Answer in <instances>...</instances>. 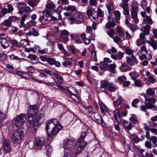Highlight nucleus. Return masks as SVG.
<instances>
[{
    "instance_id": "nucleus-1",
    "label": "nucleus",
    "mask_w": 157,
    "mask_h": 157,
    "mask_svg": "<svg viewBox=\"0 0 157 157\" xmlns=\"http://www.w3.org/2000/svg\"><path fill=\"white\" fill-rule=\"evenodd\" d=\"M45 124V130L48 137H53L63 128L57 119L55 118L47 121Z\"/></svg>"
},
{
    "instance_id": "nucleus-2",
    "label": "nucleus",
    "mask_w": 157,
    "mask_h": 157,
    "mask_svg": "<svg viewBox=\"0 0 157 157\" xmlns=\"http://www.w3.org/2000/svg\"><path fill=\"white\" fill-rule=\"evenodd\" d=\"M148 98L147 96H145V105H142L140 106V109L144 112H146L147 109H153L154 110H157V107L152 104H154L156 101L155 98V92L151 88H149L147 89L146 91Z\"/></svg>"
},
{
    "instance_id": "nucleus-3",
    "label": "nucleus",
    "mask_w": 157,
    "mask_h": 157,
    "mask_svg": "<svg viewBox=\"0 0 157 157\" xmlns=\"http://www.w3.org/2000/svg\"><path fill=\"white\" fill-rule=\"evenodd\" d=\"M70 98L75 101H76L77 98V92L76 88L73 86L69 87L67 89L64 88L61 86H58Z\"/></svg>"
},
{
    "instance_id": "nucleus-4",
    "label": "nucleus",
    "mask_w": 157,
    "mask_h": 157,
    "mask_svg": "<svg viewBox=\"0 0 157 157\" xmlns=\"http://www.w3.org/2000/svg\"><path fill=\"white\" fill-rule=\"evenodd\" d=\"M27 115L25 114H21L15 118L14 124L17 127L21 126L26 120Z\"/></svg>"
},
{
    "instance_id": "nucleus-5",
    "label": "nucleus",
    "mask_w": 157,
    "mask_h": 157,
    "mask_svg": "<svg viewBox=\"0 0 157 157\" xmlns=\"http://www.w3.org/2000/svg\"><path fill=\"white\" fill-rule=\"evenodd\" d=\"M122 2L119 5V6L122 8L123 11V13L124 15L129 14V7L128 2L129 0H122Z\"/></svg>"
},
{
    "instance_id": "nucleus-6",
    "label": "nucleus",
    "mask_w": 157,
    "mask_h": 157,
    "mask_svg": "<svg viewBox=\"0 0 157 157\" xmlns=\"http://www.w3.org/2000/svg\"><path fill=\"white\" fill-rule=\"evenodd\" d=\"M28 122L30 124L37 126L39 121L37 116V114L33 113H28Z\"/></svg>"
},
{
    "instance_id": "nucleus-7",
    "label": "nucleus",
    "mask_w": 157,
    "mask_h": 157,
    "mask_svg": "<svg viewBox=\"0 0 157 157\" xmlns=\"http://www.w3.org/2000/svg\"><path fill=\"white\" fill-rule=\"evenodd\" d=\"M2 147L3 152L5 154L8 153L11 151V147L10 145V141L8 139H5L3 141Z\"/></svg>"
},
{
    "instance_id": "nucleus-8",
    "label": "nucleus",
    "mask_w": 157,
    "mask_h": 157,
    "mask_svg": "<svg viewBox=\"0 0 157 157\" xmlns=\"http://www.w3.org/2000/svg\"><path fill=\"white\" fill-rule=\"evenodd\" d=\"M74 142L73 140H71L67 138L65 139L63 143V147H64V150H66V151H70L69 148L74 143Z\"/></svg>"
},
{
    "instance_id": "nucleus-9",
    "label": "nucleus",
    "mask_w": 157,
    "mask_h": 157,
    "mask_svg": "<svg viewBox=\"0 0 157 157\" xmlns=\"http://www.w3.org/2000/svg\"><path fill=\"white\" fill-rule=\"evenodd\" d=\"M126 62L127 64L131 66H134L138 63V60L134 55L132 56L131 57H126Z\"/></svg>"
},
{
    "instance_id": "nucleus-10",
    "label": "nucleus",
    "mask_w": 157,
    "mask_h": 157,
    "mask_svg": "<svg viewBox=\"0 0 157 157\" xmlns=\"http://www.w3.org/2000/svg\"><path fill=\"white\" fill-rule=\"evenodd\" d=\"M47 62L49 64L55 65L57 67H59L61 66L60 63L59 61H56V59L53 58L48 57Z\"/></svg>"
},
{
    "instance_id": "nucleus-11",
    "label": "nucleus",
    "mask_w": 157,
    "mask_h": 157,
    "mask_svg": "<svg viewBox=\"0 0 157 157\" xmlns=\"http://www.w3.org/2000/svg\"><path fill=\"white\" fill-rule=\"evenodd\" d=\"M39 106L37 105H30L29 110H28V113H33L37 114V113L39 109Z\"/></svg>"
},
{
    "instance_id": "nucleus-12",
    "label": "nucleus",
    "mask_w": 157,
    "mask_h": 157,
    "mask_svg": "<svg viewBox=\"0 0 157 157\" xmlns=\"http://www.w3.org/2000/svg\"><path fill=\"white\" fill-rule=\"evenodd\" d=\"M93 117L95 120L96 122L99 124H103L104 123V121L98 113H96L95 112L93 114Z\"/></svg>"
},
{
    "instance_id": "nucleus-13",
    "label": "nucleus",
    "mask_w": 157,
    "mask_h": 157,
    "mask_svg": "<svg viewBox=\"0 0 157 157\" xmlns=\"http://www.w3.org/2000/svg\"><path fill=\"white\" fill-rule=\"evenodd\" d=\"M85 138H79L76 144L83 149L87 144V142L85 140Z\"/></svg>"
},
{
    "instance_id": "nucleus-14",
    "label": "nucleus",
    "mask_w": 157,
    "mask_h": 157,
    "mask_svg": "<svg viewBox=\"0 0 157 157\" xmlns=\"http://www.w3.org/2000/svg\"><path fill=\"white\" fill-rule=\"evenodd\" d=\"M23 136V132L22 129L19 128L15 131L13 134L12 137H21Z\"/></svg>"
},
{
    "instance_id": "nucleus-15",
    "label": "nucleus",
    "mask_w": 157,
    "mask_h": 157,
    "mask_svg": "<svg viewBox=\"0 0 157 157\" xmlns=\"http://www.w3.org/2000/svg\"><path fill=\"white\" fill-rule=\"evenodd\" d=\"M131 69L132 68L125 63H122L120 67V70L123 72L130 71Z\"/></svg>"
},
{
    "instance_id": "nucleus-16",
    "label": "nucleus",
    "mask_w": 157,
    "mask_h": 157,
    "mask_svg": "<svg viewBox=\"0 0 157 157\" xmlns=\"http://www.w3.org/2000/svg\"><path fill=\"white\" fill-rule=\"evenodd\" d=\"M36 144L39 149L41 148L44 143L43 138H36Z\"/></svg>"
},
{
    "instance_id": "nucleus-17",
    "label": "nucleus",
    "mask_w": 157,
    "mask_h": 157,
    "mask_svg": "<svg viewBox=\"0 0 157 157\" xmlns=\"http://www.w3.org/2000/svg\"><path fill=\"white\" fill-rule=\"evenodd\" d=\"M28 36H38L39 35L38 31L34 28H33L29 32L27 33Z\"/></svg>"
},
{
    "instance_id": "nucleus-18",
    "label": "nucleus",
    "mask_w": 157,
    "mask_h": 157,
    "mask_svg": "<svg viewBox=\"0 0 157 157\" xmlns=\"http://www.w3.org/2000/svg\"><path fill=\"white\" fill-rule=\"evenodd\" d=\"M110 83L106 80H103L100 82V89L104 88L106 89L108 88L110 85Z\"/></svg>"
},
{
    "instance_id": "nucleus-19",
    "label": "nucleus",
    "mask_w": 157,
    "mask_h": 157,
    "mask_svg": "<svg viewBox=\"0 0 157 157\" xmlns=\"http://www.w3.org/2000/svg\"><path fill=\"white\" fill-rule=\"evenodd\" d=\"M116 25V24L113 20L108 21L105 25V27L107 29H110L111 28L114 27Z\"/></svg>"
},
{
    "instance_id": "nucleus-20",
    "label": "nucleus",
    "mask_w": 157,
    "mask_h": 157,
    "mask_svg": "<svg viewBox=\"0 0 157 157\" xmlns=\"http://www.w3.org/2000/svg\"><path fill=\"white\" fill-rule=\"evenodd\" d=\"M99 67L100 69L103 71L108 70L109 64L106 62H102L100 64Z\"/></svg>"
},
{
    "instance_id": "nucleus-21",
    "label": "nucleus",
    "mask_w": 157,
    "mask_h": 157,
    "mask_svg": "<svg viewBox=\"0 0 157 157\" xmlns=\"http://www.w3.org/2000/svg\"><path fill=\"white\" fill-rule=\"evenodd\" d=\"M145 41L147 43L150 45L151 46L154 50H156L157 49V45L156 44L155 41L154 39L151 38L150 41L146 40Z\"/></svg>"
},
{
    "instance_id": "nucleus-22",
    "label": "nucleus",
    "mask_w": 157,
    "mask_h": 157,
    "mask_svg": "<svg viewBox=\"0 0 157 157\" xmlns=\"http://www.w3.org/2000/svg\"><path fill=\"white\" fill-rule=\"evenodd\" d=\"M114 117L115 119L119 123H121L120 120V115L119 113L118 110L116 109L114 113Z\"/></svg>"
},
{
    "instance_id": "nucleus-23",
    "label": "nucleus",
    "mask_w": 157,
    "mask_h": 157,
    "mask_svg": "<svg viewBox=\"0 0 157 157\" xmlns=\"http://www.w3.org/2000/svg\"><path fill=\"white\" fill-rule=\"evenodd\" d=\"M74 15L75 17L76 21H81L83 19V16L80 13L78 12L75 13L74 14Z\"/></svg>"
},
{
    "instance_id": "nucleus-24",
    "label": "nucleus",
    "mask_w": 157,
    "mask_h": 157,
    "mask_svg": "<svg viewBox=\"0 0 157 157\" xmlns=\"http://www.w3.org/2000/svg\"><path fill=\"white\" fill-rule=\"evenodd\" d=\"M0 42L2 46L4 48L8 47L9 45L7 40L5 38H1Z\"/></svg>"
},
{
    "instance_id": "nucleus-25",
    "label": "nucleus",
    "mask_w": 157,
    "mask_h": 157,
    "mask_svg": "<svg viewBox=\"0 0 157 157\" xmlns=\"http://www.w3.org/2000/svg\"><path fill=\"white\" fill-rule=\"evenodd\" d=\"M132 18L134 21V23L135 24H137L139 22V20L137 17V13H135L134 12L131 13Z\"/></svg>"
},
{
    "instance_id": "nucleus-26",
    "label": "nucleus",
    "mask_w": 157,
    "mask_h": 157,
    "mask_svg": "<svg viewBox=\"0 0 157 157\" xmlns=\"http://www.w3.org/2000/svg\"><path fill=\"white\" fill-rule=\"evenodd\" d=\"M116 65L114 63L111 64L109 65L108 71L111 72L116 73Z\"/></svg>"
},
{
    "instance_id": "nucleus-27",
    "label": "nucleus",
    "mask_w": 157,
    "mask_h": 157,
    "mask_svg": "<svg viewBox=\"0 0 157 157\" xmlns=\"http://www.w3.org/2000/svg\"><path fill=\"white\" fill-rule=\"evenodd\" d=\"M144 21L145 24L152 25L153 23V21L152 20L151 17L148 16L146 15L144 19Z\"/></svg>"
},
{
    "instance_id": "nucleus-28",
    "label": "nucleus",
    "mask_w": 157,
    "mask_h": 157,
    "mask_svg": "<svg viewBox=\"0 0 157 157\" xmlns=\"http://www.w3.org/2000/svg\"><path fill=\"white\" fill-rule=\"evenodd\" d=\"M116 29L117 32L118 33L120 36L121 38L123 37L125 34L122 28L120 27H117Z\"/></svg>"
},
{
    "instance_id": "nucleus-29",
    "label": "nucleus",
    "mask_w": 157,
    "mask_h": 157,
    "mask_svg": "<svg viewBox=\"0 0 157 157\" xmlns=\"http://www.w3.org/2000/svg\"><path fill=\"white\" fill-rule=\"evenodd\" d=\"M100 109L102 113L105 114V113L107 112L108 110V108L103 103L100 104Z\"/></svg>"
},
{
    "instance_id": "nucleus-30",
    "label": "nucleus",
    "mask_w": 157,
    "mask_h": 157,
    "mask_svg": "<svg viewBox=\"0 0 157 157\" xmlns=\"http://www.w3.org/2000/svg\"><path fill=\"white\" fill-rule=\"evenodd\" d=\"M122 97L120 96L117 100L113 101V104L116 107H118L119 105H121L122 101Z\"/></svg>"
},
{
    "instance_id": "nucleus-31",
    "label": "nucleus",
    "mask_w": 157,
    "mask_h": 157,
    "mask_svg": "<svg viewBox=\"0 0 157 157\" xmlns=\"http://www.w3.org/2000/svg\"><path fill=\"white\" fill-rule=\"evenodd\" d=\"M114 15L116 20V22L117 23H118L119 21L121 19V13L118 10H116L114 12Z\"/></svg>"
},
{
    "instance_id": "nucleus-32",
    "label": "nucleus",
    "mask_w": 157,
    "mask_h": 157,
    "mask_svg": "<svg viewBox=\"0 0 157 157\" xmlns=\"http://www.w3.org/2000/svg\"><path fill=\"white\" fill-rule=\"evenodd\" d=\"M123 124L124 125V127L126 129L129 130L132 129V126L131 122H130L129 124H128V122L127 121H124L123 122Z\"/></svg>"
},
{
    "instance_id": "nucleus-33",
    "label": "nucleus",
    "mask_w": 157,
    "mask_h": 157,
    "mask_svg": "<svg viewBox=\"0 0 157 157\" xmlns=\"http://www.w3.org/2000/svg\"><path fill=\"white\" fill-rule=\"evenodd\" d=\"M75 154H78L81 153L83 149L81 147L79 146L78 145L76 144L75 147Z\"/></svg>"
},
{
    "instance_id": "nucleus-34",
    "label": "nucleus",
    "mask_w": 157,
    "mask_h": 157,
    "mask_svg": "<svg viewBox=\"0 0 157 157\" xmlns=\"http://www.w3.org/2000/svg\"><path fill=\"white\" fill-rule=\"evenodd\" d=\"M2 25L8 27H9L11 26V23L9 20V19L5 20L1 24Z\"/></svg>"
},
{
    "instance_id": "nucleus-35",
    "label": "nucleus",
    "mask_w": 157,
    "mask_h": 157,
    "mask_svg": "<svg viewBox=\"0 0 157 157\" xmlns=\"http://www.w3.org/2000/svg\"><path fill=\"white\" fill-rule=\"evenodd\" d=\"M96 13L97 14L96 16V17H103L104 16V13L100 8H98L97 9Z\"/></svg>"
},
{
    "instance_id": "nucleus-36",
    "label": "nucleus",
    "mask_w": 157,
    "mask_h": 157,
    "mask_svg": "<svg viewBox=\"0 0 157 157\" xmlns=\"http://www.w3.org/2000/svg\"><path fill=\"white\" fill-rule=\"evenodd\" d=\"M64 9L67 11L71 10L73 12L75 11L76 9V7L74 6H68L67 7H65Z\"/></svg>"
},
{
    "instance_id": "nucleus-37",
    "label": "nucleus",
    "mask_w": 157,
    "mask_h": 157,
    "mask_svg": "<svg viewBox=\"0 0 157 157\" xmlns=\"http://www.w3.org/2000/svg\"><path fill=\"white\" fill-rule=\"evenodd\" d=\"M136 42L137 45L139 47L142 45L145 44L146 42L144 40L140 38L136 40Z\"/></svg>"
},
{
    "instance_id": "nucleus-38",
    "label": "nucleus",
    "mask_w": 157,
    "mask_h": 157,
    "mask_svg": "<svg viewBox=\"0 0 157 157\" xmlns=\"http://www.w3.org/2000/svg\"><path fill=\"white\" fill-rule=\"evenodd\" d=\"M26 6L25 3L23 2H20L17 4V6L19 9H24Z\"/></svg>"
},
{
    "instance_id": "nucleus-39",
    "label": "nucleus",
    "mask_w": 157,
    "mask_h": 157,
    "mask_svg": "<svg viewBox=\"0 0 157 157\" xmlns=\"http://www.w3.org/2000/svg\"><path fill=\"white\" fill-rule=\"evenodd\" d=\"M10 41L14 46H16L18 48H20L21 46L19 43L15 39H12L10 40Z\"/></svg>"
},
{
    "instance_id": "nucleus-40",
    "label": "nucleus",
    "mask_w": 157,
    "mask_h": 157,
    "mask_svg": "<svg viewBox=\"0 0 157 157\" xmlns=\"http://www.w3.org/2000/svg\"><path fill=\"white\" fill-rule=\"evenodd\" d=\"M109 14L111 13V11L114 9L113 5L112 3H110L108 5H106Z\"/></svg>"
},
{
    "instance_id": "nucleus-41",
    "label": "nucleus",
    "mask_w": 157,
    "mask_h": 157,
    "mask_svg": "<svg viewBox=\"0 0 157 157\" xmlns=\"http://www.w3.org/2000/svg\"><path fill=\"white\" fill-rule=\"evenodd\" d=\"M107 33L108 35L111 37H113L115 34V31L114 29H111L107 31Z\"/></svg>"
},
{
    "instance_id": "nucleus-42",
    "label": "nucleus",
    "mask_w": 157,
    "mask_h": 157,
    "mask_svg": "<svg viewBox=\"0 0 157 157\" xmlns=\"http://www.w3.org/2000/svg\"><path fill=\"white\" fill-rule=\"evenodd\" d=\"M148 139H150V141L151 143H152L154 145V147H157L156 143L157 142V138H148Z\"/></svg>"
},
{
    "instance_id": "nucleus-43",
    "label": "nucleus",
    "mask_w": 157,
    "mask_h": 157,
    "mask_svg": "<svg viewBox=\"0 0 157 157\" xmlns=\"http://www.w3.org/2000/svg\"><path fill=\"white\" fill-rule=\"evenodd\" d=\"M144 31L143 33H144V34L145 35H148L150 32L149 30L150 29V26L148 25H146L144 27Z\"/></svg>"
},
{
    "instance_id": "nucleus-44",
    "label": "nucleus",
    "mask_w": 157,
    "mask_h": 157,
    "mask_svg": "<svg viewBox=\"0 0 157 157\" xmlns=\"http://www.w3.org/2000/svg\"><path fill=\"white\" fill-rule=\"evenodd\" d=\"M20 44L24 46H26L27 45H30L27 40L26 39L21 40L20 42Z\"/></svg>"
},
{
    "instance_id": "nucleus-45",
    "label": "nucleus",
    "mask_w": 157,
    "mask_h": 157,
    "mask_svg": "<svg viewBox=\"0 0 157 157\" xmlns=\"http://www.w3.org/2000/svg\"><path fill=\"white\" fill-rule=\"evenodd\" d=\"M61 41L64 43L67 44L68 41L69 40L68 37L67 36H64L63 35H61Z\"/></svg>"
},
{
    "instance_id": "nucleus-46",
    "label": "nucleus",
    "mask_w": 157,
    "mask_h": 157,
    "mask_svg": "<svg viewBox=\"0 0 157 157\" xmlns=\"http://www.w3.org/2000/svg\"><path fill=\"white\" fill-rule=\"evenodd\" d=\"M48 51V49L47 48H44L43 49H38L37 52L40 54H43L47 53Z\"/></svg>"
},
{
    "instance_id": "nucleus-47",
    "label": "nucleus",
    "mask_w": 157,
    "mask_h": 157,
    "mask_svg": "<svg viewBox=\"0 0 157 157\" xmlns=\"http://www.w3.org/2000/svg\"><path fill=\"white\" fill-rule=\"evenodd\" d=\"M128 27L133 32H134L136 29V28L137 27V26L131 23L129 24V25Z\"/></svg>"
},
{
    "instance_id": "nucleus-48",
    "label": "nucleus",
    "mask_w": 157,
    "mask_h": 157,
    "mask_svg": "<svg viewBox=\"0 0 157 157\" xmlns=\"http://www.w3.org/2000/svg\"><path fill=\"white\" fill-rule=\"evenodd\" d=\"M86 109L87 110L88 112L92 114H93L95 112L94 110L90 106H87Z\"/></svg>"
},
{
    "instance_id": "nucleus-49",
    "label": "nucleus",
    "mask_w": 157,
    "mask_h": 157,
    "mask_svg": "<svg viewBox=\"0 0 157 157\" xmlns=\"http://www.w3.org/2000/svg\"><path fill=\"white\" fill-rule=\"evenodd\" d=\"M123 144L125 146H126L127 147L129 148L131 145V144L129 141L127 139L124 140Z\"/></svg>"
},
{
    "instance_id": "nucleus-50",
    "label": "nucleus",
    "mask_w": 157,
    "mask_h": 157,
    "mask_svg": "<svg viewBox=\"0 0 157 157\" xmlns=\"http://www.w3.org/2000/svg\"><path fill=\"white\" fill-rule=\"evenodd\" d=\"M139 101V100L138 99H134L132 103V106L135 108H137V106L136 104L138 103Z\"/></svg>"
},
{
    "instance_id": "nucleus-51",
    "label": "nucleus",
    "mask_w": 157,
    "mask_h": 157,
    "mask_svg": "<svg viewBox=\"0 0 157 157\" xmlns=\"http://www.w3.org/2000/svg\"><path fill=\"white\" fill-rule=\"evenodd\" d=\"M138 10V7L132 5L131 6V13L134 12L135 13H137V10Z\"/></svg>"
},
{
    "instance_id": "nucleus-52",
    "label": "nucleus",
    "mask_w": 157,
    "mask_h": 157,
    "mask_svg": "<svg viewBox=\"0 0 157 157\" xmlns=\"http://www.w3.org/2000/svg\"><path fill=\"white\" fill-rule=\"evenodd\" d=\"M125 51L127 54L130 55H132L133 53V51L129 47H126L125 48Z\"/></svg>"
},
{
    "instance_id": "nucleus-53",
    "label": "nucleus",
    "mask_w": 157,
    "mask_h": 157,
    "mask_svg": "<svg viewBox=\"0 0 157 157\" xmlns=\"http://www.w3.org/2000/svg\"><path fill=\"white\" fill-rule=\"evenodd\" d=\"M7 59V55L5 54H0V60L4 61L6 60Z\"/></svg>"
},
{
    "instance_id": "nucleus-54",
    "label": "nucleus",
    "mask_w": 157,
    "mask_h": 157,
    "mask_svg": "<svg viewBox=\"0 0 157 157\" xmlns=\"http://www.w3.org/2000/svg\"><path fill=\"white\" fill-rule=\"evenodd\" d=\"M92 53V57L94 58V60L96 61L97 60V53L96 51L94 50H92L91 51Z\"/></svg>"
},
{
    "instance_id": "nucleus-55",
    "label": "nucleus",
    "mask_w": 157,
    "mask_h": 157,
    "mask_svg": "<svg viewBox=\"0 0 157 157\" xmlns=\"http://www.w3.org/2000/svg\"><path fill=\"white\" fill-rule=\"evenodd\" d=\"M7 7L8 8L7 9L8 13H11L14 9L12 6L10 4H7Z\"/></svg>"
},
{
    "instance_id": "nucleus-56",
    "label": "nucleus",
    "mask_w": 157,
    "mask_h": 157,
    "mask_svg": "<svg viewBox=\"0 0 157 157\" xmlns=\"http://www.w3.org/2000/svg\"><path fill=\"white\" fill-rule=\"evenodd\" d=\"M93 12V11L91 10L90 9H89L87 10L86 11V14L87 16L89 17H90L91 16H92L94 19L96 17H94V14H92V13Z\"/></svg>"
},
{
    "instance_id": "nucleus-57",
    "label": "nucleus",
    "mask_w": 157,
    "mask_h": 157,
    "mask_svg": "<svg viewBox=\"0 0 157 157\" xmlns=\"http://www.w3.org/2000/svg\"><path fill=\"white\" fill-rule=\"evenodd\" d=\"M117 59H120L123 57V54L121 52H120L116 54Z\"/></svg>"
},
{
    "instance_id": "nucleus-58",
    "label": "nucleus",
    "mask_w": 157,
    "mask_h": 157,
    "mask_svg": "<svg viewBox=\"0 0 157 157\" xmlns=\"http://www.w3.org/2000/svg\"><path fill=\"white\" fill-rule=\"evenodd\" d=\"M46 151L48 153H50L52 151V148L51 146L48 145L45 147Z\"/></svg>"
},
{
    "instance_id": "nucleus-59",
    "label": "nucleus",
    "mask_w": 157,
    "mask_h": 157,
    "mask_svg": "<svg viewBox=\"0 0 157 157\" xmlns=\"http://www.w3.org/2000/svg\"><path fill=\"white\" fill-rule=\"evenodd\" d=\"M40 58L43 61H47L48 57L47 56V55L40 56Z\"/></svg>"
},
{
    "instance_id": "nucleus-60",
    "label": "nucleus",
    "mask_w": 157,
    "mask_h": 157,
    "mask_svg": "<svg viewBox=\"0 0 157 157\" xmlns=\"http://www.w3.org/2000/svg\"><path fill=\"white\" fill-rule=\"evenodd\" d=\"M26 69L28 71V72L29 73H34L35 71L34 69L31 66L27 67Z\"/></svg>"
},
{
    "instance_id": "nucleus-61",
    "label": "nucleus",
    "mask_w": 157,
    "mask_h": 157,
    "mask_svg": "<svg viewBox=\"0 0 157 157\" xmlns=\"http://www.w3.org/2000/svg\"><path fill=\"white\" fill-rule=\"evenodd\" d=\"M82 131L87 132L90 129V128L86 125H84L82 127Z\"/></svg>"
},
{
    "instance_id": "nucleus-62",
    "label": "nucleus",
    "mask_w": 157,
    "mask_h": 157,
    "mask_svg": "<svg viewBox=\"0 0 157 157\" xmlns=\"http://www.w3.org/2000/svg\"><path fill=\"white\" fill-rule=\"evenodd\" d=\"M21 138H12V140L13 141V143L15 144H18L20 142Z\"/></svg>"
},
{
    "instance_id": "nucleus-63",
    "label": "nucleus",
    "mask_w": 157,
    "mask_h": 157,
    "mask_svg": "<svg viewBox=\"0 0 157 157\" xmlns=\"http://www.w3.org/2000/svg\"><path fill=\"white\" fill-rule=\"evenodd\" d=\"M91 36H89V37L86 38L84 40V43L86 44H89L91 42Z\"/></svg>"
},
{
    "instance_id": "nucleus-64",
    "label": "nucleus",
    "mask_w": 157,
    "mask_h": 157,
    "mask_svg": "<svg viewBox=\"0 0 157 157\" xmlns=\"http://www.w3.org/2000/svg\"><path fill=\"white\" fill-rule=\"evenodd\" d=\"M64 155L63 157H73L69 153L70 151H66V150H65L64 151Z\"/></svg>"
}]
</instances>
